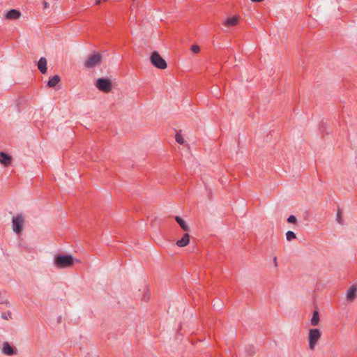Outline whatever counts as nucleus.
<instances>
[{
  "instance_id": "nucleus-10",
  "label": "nucleus",
  "mask_w": 357,
  "mask_h": 357,
  "mask_svg": "<svg viewBox=\"0 0 357 357\" xmlns=\"http://www.w3.org/2000/svg\"><path fill=\"white\" fill-rule=\"evenodd\" d=\"M38 68L43 73L47 72V60L45 57H41L38 62Z\"/></svg>"
},
{
  "instance_id": "nucleus-3",
  "label": "nucleus",
  "mask_w": 357,
  "mask_h": 357,
  "mask_svg": "<svg viewBox=\"0 0 357 357\" xmlns=\"http://www.w3.org/2000/svg\"><path fill=\"white\" fill-rule=\"evenodd\" d=\"M150 61L152 65L159 69H165L167 66L166 61L162 58L160 54L154 51L150 56Z\"/></svg>"
},
{
  "instance_id": "nucleus-2",
  "label": "nucleus",
  "mask_w": 357,
  "mask_h": 357,
  "mask_svg": "<svg viewBox=\"0 0 357 357\" xmlns=\"http://www.w3.org/2000/svg\"><path fill=\"white\" fill-rule=\"evenodd\" d=\"M96 86L103 93H109L112 89V81L107 78H98L96 79Z\"/></svg>"
},
{
  "instance_id": "nucleus-16",
  "label": "nucleus",
  "mask_w": 357,
  "mask_h": 357,
  "mask_svg": "<svg viewBox=\"0 0 357 357\" xmlns=\"http://www.w3.org/2000/svg\"><path fill=\"white\" fill-rule=\"evenodd\" d=\"M319 314L317 311H314L312 314V317L311 319V325L313 326H316L319 324Z\"/></svg>"
},
{
  "instance_id": "nucleus-15",
  "label": "nucleus",
  "mask_w": 357,
  "mask_h": 357,
  "mask_svg": "<svg viewBox=\"0 0 357 357\" xmlns=\"http://www.w3.org/2000/svg\"><path fill=\"white\" fill-rule=\"evenodd\" d=\"M175 220L176 222L180 225V227L184 230V231H189V227L186 224V222L180 217L176 216L175 218Z\"/></svg>"
},
{
  "instance_id": "nucleus-23",
  "label": "nucleus",
  "mask_w": 357,
  "mask_h": 357,
  "mask_svg": "<svg viewBox=\"0 0 357 357\" xmlns=\"http://www.w3.org/2000/svg\"><path fill=\"white\" fill-rule=\"evenodd\" d=\"M263 1L264 0H251V1H252V2H261Z\"/></svg>"
},
{
  "instance_id": "nucleus-21",
  "label": "nucleus",
  "mask_w": 357,
  "mask_h": 357,
  "mask_svg": "<svg viewBox=\"0 0 357 357\" xmlns=\"http://www.w3.org/2000/svg\"><path fill=\"white\" fill-rule=\"evenodd\" d=\"M190 49L194 53H198L200 51V48L197 45H192Z\"/></svg>"
},
{
  "instance_id": "nucleus-13",
  "label": "nucleus",
  "mask_w": 357,
  "mask_h": 357,
  "mask_svg": "<svg viewBox=\"0 0 357 357\" xmlns=\"http://www.w3.org/2000/svg\"><path fill=\"white\" fill-rule=\"evenodd\" d=\"M0 162L4 165H8L11 162V158L4 153H0Z\"/></svg>"
},
{
  "instance_id": "nucleus-1",
  "label": "nucleus",
  "mask_w": 357,
  "mask_h": 357,
  "mask_svg": "<svg viewBox=\"0 0 357 357\" xmlns=\"http://www.w3.org/2000/svg\"><path fill=\"white\" fill-rule=\"evenodd\" d=\"M79 260L70 255H59L54 259V265L57 268H66L73 266L75 263H79Z\"/></svg>"
},
{
  "instance_id": "nucleus-19",
  "label": "nucleus",
  "mask_w": 357,
  "mask_h": 357,
  "mask_svg": "<svg viewBox=\"0 0 357 357\" xmlns=\"http://www.w3.org/2000/svg\"><path fill=\"white\" fill-rule=\"evenodd\" d=\"M176 141L180 144H183L185 142L183 137L179 133L176 135Z\"/></svg>"
},
{
  "instance_id": "nucleus-20",
  "label": "nucleus",
  "mask_w": 357,
  "mask_h": 357,
  "mask_svg": "<svg viewBox=\"0 0 357 357\" xmlns=\"http://www.w3.org/2000/svg\"><path fill=\"white\" fill-rule=\"evenodd\" d=\"M287 222L289 223H293V224H296V222H297V219L296 218V216L294 215H290L288 218H287Z\"/></svg>"
},
{
  "instance_id": "nucleus-5",
  "label": "nucleus",
  "mask_w": 357,
  "mask_h": 357,
  "mask_svg": "<svg viewBox=\"0 0 357 357\" xmlns=\"http://www.w3.org/2000/svg\"><path fill=\"white\" fill-rule=\"evenodd\" d=\"M25 222L24 217L22 215H17L13 218V230L17 234H20L23 230Z\"/></svg>"
},
{
  "instance_id": "nucleus-22",
  "label": "nucleus",
  "mask_w": 357,
  "mask_h": 357,
  "mask_svg": "<svg viewBox=\"0 0 357 357\" xmlns=\"http://www.w3.org/2000/svg\"><path fill=\"white\" fill-rule=\"evenodd\" d=\"M273 266L274 267L277 268L278 266V259H277V257H274L273 259Z\"/></svg>"
},
{
  "instance_id": "nucleus-11",
  "label": "nucleus",
  "mask_w": 357,
  "mask_h": 357,
  "mask_svg": "<svg viewBox=\"0 0 357 357\" xmlns=\"http://www.w3.org/2000/svg\"><path fill=\"white\" fill-rule=\"evenodd\" d=\"M1 351L7 356H12L13 354H15V352L14 351L13 349L8 342L3 343Z\"/></svg>"
},
{
  "instance_id": "nucleus-6",
  "label": "nucleus",
  "mask_w": 357,
  "mask_h": 357,
  "mask_svg": "<svg viewBox=\"0 0 357 357\" xmlns=\"http://www.w3.org/2000/svg\"><path fill=\"white\" fill-rule=\"evenodd\" d=\"M101 61V54L99 53H93L89 56L88 59L85 62V66L89 68H94L95 66L100 65Z\"/></svg>"
},
{
  "instance_id": "nucleus-12",
  "label": "nucleus",
  "mask_w": 357,
  "mask_h": 357,
  "mask_svg": "<svg viewBox=\"0 0 357 357\" xmlns=\"http://www.w3.org/2000/svg\"><path fill=\"white\" fill-rule=\"evenodd\" d=\"M190 242V236L188 234H185L182 238L177 241L176 245L179 247H185Z\"/></svg>"
},
{
  "instance_id": "nucleus-24",
  "label": "nucleus",
  "mask_w": 357,
  "mask_h": 357,
  "mask_svg": "<svg viewBox=\"0 0 357 357\" xmlns=\"http://www.w3.org/2000/svg\"><path fill=\"white\" fill-rule=\"evenodd\" d=\"M100 2H101V0H97L96 1V4L99 5L100 3Z\"/></svg>"
},
{
  "instance_id": "nucleus-14",
  "label": "nucleus",
  "mask_w": 357,
  "mask_h": 357,
  "mask_svg": "<svg viewBox=\"0 0 357 357\" xmlns=\"http://www.w3.org/2000/svg\"><path fill=\"white\" fill-rule=\"evenodd\" d=\"M60 80L61 79L59 75H54L48 81L47 85L50 87H54Z\"/></svg>"
},
{
  "instance_id": "nucleus-7",
  "label": "nucleus",
  "mask_w": 357,
  "mask_h": 357,
  "mask_svg": "<svg viewBox=\"0 0 357 357\" xmlns=\"http://www.w3.org/2000/svg\"><path fill=\"white\" fill-rule=\"evenodd\" d=\"M239 20H240V16H238V15H235V16H233L231 17H227L224 22V25L227 28L229 29L232 26H237L239 22Z\"/></svg>"
},
{
  "instance_id": "nucleus-17",
  "label": "nucleus",
  "mask_w": 357,
  "mask_h": 357,
  "mask_svg": "<svg viewBox=\"0 0 357 357\" xmlns=\"http://www.w3.org/2000/svg\"><path fill=\"white\" fill-rule=\"evenodd\" d=\"M286 238H287V240L288 241H292L293 239H295L296 238V236L294 232L291 231H288L287 233H286Z\"/></svg>"
},
{
  "instance_id": "nucleus-8",
  "label": "nucleus",
  "mask_w": 357,
  "mask_h": 357,
  "mask_svg": "<svg viewBox=\"0 0 357 357\" xmlns=\"http://www.w3.org/2000/svg\"><path fill=\"white\" fill-rule=\"evenodd\" d=\"M21 17V13L15 9H11L5 14V18L10 20H17Z\"/></svg>"
},
{
  "instance_id": "nucleus-18",
  "label": "nucleus",
  "mask_w": 357,
  "mask_h": 357,
  "mask_svg": "<svg viewBox=\"0 0 357 357\" xmlns=\"http://www.w3.org/2000/svg\"><path fill=\"white\" fill-rule=\"evenodd\" d=\"M1 318L5 320H9L12 319V313L10 311L3 312L1 314Z\"/></svg>"
},
{
  "instance_id": "nucleus-4",
  "label": "nucleus",
  "mask_w": 357,
  "mask_h": 357,
  "mask_svg": "<svg viewBox=\"0 0 357 357\" xmlns=\"http://www.w3.org/2000/svg\"><path fill=\"white\" fill-rule=\"evenodd\" d=\"M321 335V331L317 328L310 329L308 335L309 347L314 350Z\"/></svg>"
},
{
  "instance_id": "nucleus-9",
  "label": "nucleus",
  "mask_w": 357,
  "mask_h": 357,
  "mask_svg": "<svg viewBox=\"0 0 357 357\" xmlns=\"http://www.w3.org/2000/svg\"><path fill=\"white\" fill-rule=\"evenodd\" d=\"M357 293V287L356 286H352L351 287L347 294V298L349 301H353L356 296Z\"/></svg>"
}]
</instances>
